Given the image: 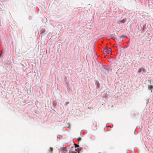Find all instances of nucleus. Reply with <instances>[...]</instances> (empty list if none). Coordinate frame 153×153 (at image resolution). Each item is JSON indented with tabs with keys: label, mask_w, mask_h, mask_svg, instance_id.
<instances>
[{
	"label": "nucleus",
	"mask_w": 153,
	"mask_h": 153,
	"mask_svg": "<svg viewBox=\"0 0 153 153\" xmlns=\"http://www.w3.org/2000/svg\"><path fill=\"white\" fill-rule=\"evenodd\" d=\"M45 19L46 20H47V19L46 18H45Z\"/></svg>",
	"instance_id": "18"
},
{
	"label": "nucleus",
	"mask_w": 153,
	"mask_h": 153,
	"mask_svg": "<svg viewBox=\"0 0 153 153\" xmlns=\"http://www.w3.org/2000/svg\"><path fill=\"white\" fill-rule=\"evenodd\" d=\"M6 56V54L5 52L3 51V49L1 51H0V57L3 58ZM3 61L2 59H1L0 60V62H1Z\"/></svg>",
	"instance_id": "3"
},
{
	"label": "nucleus",
	"mask_w": 153,
	"mask_h": 153,
	"mask_svg": "<svg viewBox=\"0 0 153 153\" xmlns=\"http://www.w3.org/2000/svg\"><path fill=\"white\" fill-rule=\"evenodd\" d=\"M81 150V148H79L75 150L76 152H74L71 150H68L65 152V153H79V152Z\"/></svg>",
	"instance_id": "1"
},
{
	"label": "nucleus",
	"mask_w": 153,
	"mask_h": 153,
	"mask_svg": "<svg viewBox=\"0 0 153 153\" xmlns=\"http://www.w3.org/2000/svg\"><path fill=\"white\" fill-rule=\"evenodd\" d=\"M105 97L106 98H107V95L106 94H105V95L103 96V97Z\"/></svg>",
	"instance_id": "13"
},
{
	"label": "nucleus",
	"mask_w": 153,
	"mask_h": 153,
	"mask_svg": "<svg viewBox=\"0 0 153 153\" xmlns=\"http://www.w3.org/2000/svg\"><path fill=\"white\" fill-rule=\"evenodd\" d=\"M126 20V18L123 19L121 20L122 23H124Z\"/></svg>",
	"instance_id": "10"
},
{
	"label": "nucleus",
	"mask_w": 153,
	"mask_h": 153,
	"mask_svg": "<svg viewBox=\"0 0 153 153\" xmlns=\"http://www.w3.org/2000/svg\"><path fill=\"white\" fill-rule=\"evenodd\" d=\"M145 28H146V25H144L143 26V27L142 28L143 31H144Z\"/></svg>",
	"instance_id": "11"
},
{
	"label": "nucleus",
	"mask_w": 153,
	"mask_h": 153,
	"mask_svg": "<svg viewBox=\"0 0 153 153\" xmlns=\"http://www.w3.org/2000/svg\"><path fill=\"white\" fill-rule=\"evenodd\" d=\"M70 147V146H68L67 147H65V148H62L61 149V152L62 153H65V152L67 151V148H69Z\"/></svg>",
	"instance_id": "4"
},
{
	"label": "nucleus",
	"mask_w": 153,
	"mask_h": 153,
	"mask_svg": "<svg viewBox=\"0 0 153 153\" xmlns=\"http://www.w3.org/2000/svg\"><path fill=\"white\" fill-rule=\"evenodd\" d=\"M152 84H153V82H152Z\"/></svg>",
	"instance_id": "19"
},
{
	"label": "nucleus",
	"mask_w": 153,
	"mask_h": 153,
	"mask_svg": "<svg viewBox=\"0 0 153 153\" xmlns=\"http://www.w3.org/2000/svg\"><path fill=\"white\" fill-rule=\"evenodd\" d=\"M95 83L96 86V88H99L100 87V84L99 81L97 80H95Z\"/></svg>",
	"instance_id": "5"
},
{
	"label": "nucleus",
	"mask_w": 153,
	"mask_h": 153,
	"mask_svg": "<svg viewBox=\"0 0 153 153\" xmlns=\"http://www.w3.org/2000/svg\"><path fill=\"white\" fill-rule=\"evenodd\" d=\"M152 8L153 9V6L152 7Z\"/></svg>",
	"instance_id": "17"
},
{
	"label": "nucleus",
	"mask_w": 153,
	"mask_h": 153,
	"mask_svg": "<svg viewBox=\"0 0 153 153\" xmlns=\"http://www.w3.org/2000/svg\"><path fill=\"white\" fill-rule=\"evenodd\" d=\"M58 151H59V153H60V150L59 149H58Z\"/></svg>",
	"instance_id": "16"
},
{
	"label": "nucleus",
	"mask_w": 153,
	"mask_h": 153,
	"mask_svg": "<svg viewBox=\"0 0 153 153\" xmlns=\"http://www.w3.org/2000/svg\"><path fill=\"white\" fill-rule=\"evenodd\" d=\"M53 152V148L50 147L48 151V153H52Z\"/></svg>",
	"instance_id": "9"
},
{
	"label": "nucleus",
	"mask_w": 153,
	"mask_h": 153,
	"mask_svg": "<svg viewBox=\"0 0 153 153\" xmlns=\"http://www.w3.org/2000/svg\"><path fill=\"white\" fill-rule=\"evenodd\" d=\"M149 101V100L148 99L147 100V102H146V103H148V102Z\"/></svg>",
	"instance_id": "15"
},
{
	"label": "nucleus",
	"mask_w": 153,
	"mask_h": 153,
	"mask_svg": "<svg viewBox=\"0 0 153 153\" xmlns=\"http://www.w3.org/2000/svg\"><path fill=\"white\" fill-rule=\"evenodd\" d=\"M46 31V30L45 29H43V28H41L40 29V34H42L43 33H45V32Z\"/></svg>",
	"instance_id": "7"
},
{
	"label": "nucleus",
	"mask_w": 153,
	"mask_h": 153,
	"mask_svg": "<svg viewBox=\"0 0 153 153\" xmlns=\"http://www.w3.org/2000/svg\"><path fill=\"white\" fill-rule=\"evenodd\" d=\"M69 103V102H65V103L64 104V105L65 106L67 105Z\"/></svg>",
	"instance_id": "12"
},
{
	"label": "nucleus",
	"mask_w": 153,
	"mask_h": 153,
	"mask_svg": "<svg viewBox=\"0 0 153 153\" xmlns=\"http://www.w3.org/2000/svg\"><path fill=\"white\" fill-rule=\"evenodd\" d=\"M117 23H118V24H121V23H121V20H120V21H119Z\"/></svg>",
	"instance_id": "14"
},
{
	"label": "nucleus",
	"mask_w": 153,
	"mask_h": 153,
	"mask_svg": "<svg viewBox=\"0 0 153 153\" xmlns=\"http://www.w3.org/2000/svg\"><path fill=\"white\" fill-rule=\"evenodd\" d=\"M148 88L149 90H151V92H152V90L153 89V86L150 85L148 86Z\"/></svg>",
	"instance_id": "8"
},
{
	"label": "nucleus",
	"mask_w": 153,
	"mask_h": 153,
	"mask_svg": "<svg viewBox=\"0 0 153 153\" xmlns=\"http://www.w3.org/2000/svg\"><path fill=\"white\" fill-rule=\"evenodd\" d=\"M110 51H111V49L109 48L108 50L105 49L103 51V52L105 53H108Z\"/></svg>",
	"instance_id": "6"
},
{
	"label": "nucleus",
	"mask_w": 153,
	"mask_h": 153,
	"mask_svg": "<svg viewBox=\"0 0 153 153\" xmlns=\"http://www.w3.org/2000/svg\"><path fill=\"white\" fill-rule=\"evenodd\" d=\"M146 72V71L144 68H139L137 72V73L139 74H144Z\"/></svg>",
	"instance_id": "2"
}]
</instances>
